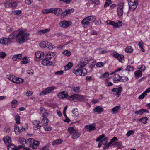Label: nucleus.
Instances as JSON below:
<instances>
[{
    "mask_svg": "<svg viewBox=\"0 0 150 150\" xmlns=\"http://www.w3.org/2000/svg\"><path fill=\"white\" fill-rule=\"evenodd\" d=\"M59 98L63 99L68 96L67 91H64L59 93L57 95Z\"/></svg>",
    "mask_w": 150,
    "mask_h": 150,
    "instance_id": "4468645a",
    "label": "nucleus"
},
{
    "mask_svg": "<svg viewBox=\"0 0 150 150\" xmlns=\"http://www.w3.org/2000/svg\"><path fill=\"white\" fill-rule=\"evenodd\" d=\"M6 56V54L2 52H0V57L2 58H4Z\"/></svg>",
    "mask_w": 150,
    "mask_h": 150,
    "instance_id": "774afa93",
    "label": "nucleus"
},
{
    "mask_svg": "<svg viewBox=\"0 0 150 150\" xmlns=\"http://www.w3.org/2000/svg\"><path fill=\"white\" fill-rule=\"evenodd\" d=\"M22 58V54H19L13 55L12 59L13 61H16L20 60Z\"/></svg>",
    "mask_w": 150,
    "mask_h": 150,
    "instance_id": "4be33fe9",
    "label": "nucleus"
},
{
    "mask_svg": "<svg viewBox=\"0 0 150 150\" xmlns=\"http://www.w3.org/2000/svg\"><path fill=\"white\" fill-rule=\"evenodd\" d=\"M5 6L6 8L11 7L12 8H15L17 6V4L16 1H13L12 0L7 1L5 4Z\"/></svg>",
    "mask_w": 150,
    "mask_h": 150,
    "instance_id": "0eeeda50",
    "label": "nucleus"
},
{
    "mask_svg": "<svg viewBox=\"0 0 150 150\" xmlns=\"http://www.w3.org/2000/svg\"><path fill=\"white\" fill-rule=\"evenodd\" d=\"M143 43L142 41H140L138 43V46L141 49V50L142 52H144L145 51V50L143 48Z\"/></svg>",
    "mask_w": 150,
    "mask_h": 150,
    "instance_id": "de8ad7c7",
    "label": "nucleus"
},
{
    "mask_svg": "<svg viewBox=\"0 0 150 150\" xmlns=\"http://www.w3.org/2000/svg\"><path fill=\"white\" fill-rule=\"evenodd\" d=\"M72 113L73 114L72 116L74 118L77 117L79 115L78 110L77 108H75L72 111Z\"/></svg>",
    "mask_w": 150,
    "mask_h": 150,
    "instance_id": "c85d7f7f",
    "label": "nucleus"
},
{
    "mask_svg": "<svg viewBox=\"0 0 150 150\" xmlns=\"http://www.w3.org/2000/svg\"><path fill=\"white\" fill-rule=\"evenodd\" d=\"M11 107L13 108H16L18 105L17 100L14 99L13 100L11 103Z\"/></svg>",
    "mask_w": 150,
    "mask_h": 150,
    "instance_id": "c756f323",
    "label": "nucleus"
},
{
    "mask_svg": "<svg viewBox=\"0 0 150 150\" xmlns=\"http://www.w3.org/2000/svg\"><path fill=\"white\" fill-rule=\"evenodd\" d=\"M133 49L131 46H128L127 47L125 50V51L126 52L130 53L132 52Z\"/></svg>",
    "mask_w": 150,
    "mask_h": 150,
    "instance_id": "ea45409f",
    "label": "nucleus"
},
{
    "mask_svg": "<svg viewBox=\"0 0 150 150\" xmlns=\"http://www.w3.org/2000/svg\"><path fill=\"white\" fill-rule=\"evenodd\" d=\"M123 4L124 3L121 2L117 6V14L119 16H121L123 14Z\"/></svg>",
    "mask_w": 150,
    "mask_h": 150,
    "instance_id": "423d86ee",
    "label": "nucleus"
},
{
    "mask_svg": "<svg viewBox=\"0 0 150 150\" xmlns=\"http://www.w3.org/2000/svg\"><path fill=\"white\" fill-rule=\"evenodd\" d=\"M18 32V30L13 31L8 37V40L10 41H11V40H12L14 39L15 38H16L17 33Z\"/></svg>",
    "mask_w": 150,
    "mask_h": 150,
    "instance_id": "f3484780",
    "label": "nucleus"
},
{
    "mask_svg": "<svg viewBox=\"0 0 150 150\" xmlns=\"http://www.w3.org/2000/svg\"><path fill=\"white\" fill-rule=\"evenodd\" d=\"M25 146L23 145H19L17 146H16V149H14V150H19V149L23 148Z\"/></svg>",
    "mask_w": 150,
    "mask_h": 150,
    "instance_id": "69168bd1",
    "label": "nucleus"
},
{
    "mask_svg": "<svg viewBox=\"0 0 150 150\" xmlns=\"http://www.w3.org/2000/svg\"><path fill=\"white\" fill-rule=\"evenodd\" d=\"M80 87L79 86L77 87H74L73 88V91L79 93L80 91Z\"/></svg>",
    "mask_w": 150,
    "mask_h": 150,
    "instance_id": "13d9d810",
    "label": "nucleus"
},
{
    "mask_svg": "<svg viewBox=\"0 0 150 150\" xmlns=\"http://www.w3.org/2000/svg\"><path fill=\"white\" fill-rule=\"evenodd\" d=\"M48 122L49 120L46 117H44L41 122V124L42 126H45L48 125Z\"/></svg>",
    "mask_w": 150,
    "mask_h": 150,
    "instance_id": "aec40b11",
    "label": "nucleus"
},
{
    "mask_svg": "<svg viewBox=\"0 0 150 150\" xmlns=\"http://www.w3.org/2000/svg\"><path fill=\"white\" fill-rule=\"evenodd\" d=\"M147 94L145 92H143L141 95H140L139 97L138 98L140 99H142L144 98L145 96H146Z\"/></svg>",
    "mask_w": 150,
    "mask_h": 150,
    "instance_id": "bf43d9fd",
    "label": "nucleus"
},
{
    "mask_svg": "<svg viewBox=\"0 0 150 150\" xmlns=\"http://www.w3.org/2000/svg\"><path fill=\"white\" fill-rule=\"evenodd\" d=\"M7 146L8 150H14L16 147L14 144H11V143L7 145Z\"/></svg>",
    "mask_w": 150,
    "mask_h": 150,
    "instance_id": "2f4dec72",
    "label": "nucleus"
},
{
    "mask_svg": "<svg viewBox=\"0 0 150 150\" xmlns=\"http://www.w3.org/2000/svg\"><path fill=\"white\" fill-rule=\"evenodd\" d=\"M85 71L83 70V69H81L80 68H78L76 70L75 69L72 70V72L75 74L77 76H84L87 75V70L86 68H84Z\"/></svg>",
    "mask_w": 150,
    "mask_h": 150,
    "instance_id": "20e7f679",
    "label": "nucleus"
},
{
    "mask_svg": "<svg viewBox=\"0 0 150 150\" xmlns=\"http://www.w3.org/2000/svg\"><path fill=\"white\" fill-rule=\"evenodd\" d=\"M12 41L8 40L7 38H2L0 39V43L4 45L11 43Z\"/></svg>",
    "mask_w": 150,
    "mask_h": 150,
    "instance_id": "f8f14e48",
    "label": "nucleus"
},
{
    "mask_svg": "<svg viewBox=\"0 0 150 150\" xmlns=\"http://www.w3.org/2000/svg\"><path fill=\"white\" fill-rule=\"evenodd\" d=\"M3 140L5 144H6L8 143V144L11 143V139L10 137H8L3 138Z\"/></svg>",
    "mask_w": 150,
    "mask_h": 150,
    "instance_id": "bb28decb",
    "label": "nucleus"
},
{
    "mask_svg": "<svg viewBox=\"0 0 150 150\" xmlns=\"http://www.w3.org/2000/svg\"><path fill=\"white\" fill-rule=\"evenodd\" d=\"M54 89V87H48L45 89L43 90L40 93V95H46Z\"/></svg>",
    "mask_w": 150,
    "mask_h": 150,
    "instance_id": "9d476101",
    "label": "nucleus"
},
{
    "mask_svg": "<svg viewBox=\"0 0 150 150\" xmlns=\"http://www.w3.org/2000/svg\"><path fill=\"white\" fill-rule=\"evenodd\" d=\"M75 101L82 102L84 100V98L83 96L79 95L78 94H76Z\"/></svg>",
    "mask_w": 150,
    "mask_h": 150,
    "instance_id": "a211bd4d",
    "label": "nucleus"
},
{
    "mask_svg": "<svg viewBox=\"0 0 150 150\" xmlns=\"http://www.w3.org/2000/svg\"><path fill=\"white\" fill-rule=\"evenodd\" d=\"M88 62L87 60H85L83 61V62H81L79 64H78V65H79L78 66L79 68L80 69H82L83 67L85 66Z\"/></svg>",
    "mask_w": 150,
    "mask_h": 150,
    "instance_id": "a878e982",
    "label": "nucleus"
},
{
    "mask_svg": "<svg viewBox=\"0 0 150 150\" xmlns=\"http://www.w3.org/2000/svg\"><path fill=\"white\" fill-rule=\"evenodd\" d=\"M122 76H120L118 74H115L113 76V81L114 83H118L119 82H125L122 79Z\"/></svg>",
    "mask_w": 150,
    "mask_h": 150,
    "instance_id": "1a4fd4ad",
    "label": "nucleus"
},
{
    "mask_svg": "<svg viewBox=\"0 0 150 150\" xmlns=\"http://www.w3.org/2000/svg\"><path fill=\"white\" fill-rule=\"evenodd\" d=\"M49 62V61L47 60L45 57L42 60V64L44 66H47V64H48Z\"/></svg>",
    "mask_w": 150,
    "mask_h": 150,
    "instance_id": "a19ab883",
    "label": "nucleus"
},
{
    "mask_svg": "<svg viewBox=\"0 0 150 150\" xmlns=\"http://www.w3.org/2000/svg\"><path fill=\"white\" fill-rule=\"evenodd\" d=\"M105 63V62H98L97 63L96 65L97 67H103L104 64Z\"/></svg>",
    "mask_w": 150,
    "mask_h": 150,
    "instance_id": "5fc2aeb1",
    "label": "nucleus"
},
{
    "mask_svg": "<svg viewBox=\"0 0 150 150\" xmlns=\"http://www.w3.org/2000/svg\"><path fill=\"white\" fill-rule=\"evenodd\" d=\"M113 56L117 58V59L120 62H122V60L124 61V57L123 55H120L117 53H115L113 54Z\"/></svg>",
    "mask_w": 150,
    "mask_h": 150,
    "instance_id": "2eb2a0df",
    "label": "nucleus"
},
{
    "mask_svg": "<svg viewBox=\"0 0 150 150\" xmlns=\"http://www.w3.org/2000/svg\"><path fill=\"white\" fill-rule=\"evenodd\" d=\"M129 10L132 11L134 10L138 5V2L137 0H130L128 2Z\"/></svg>",
    "mask_w": 150,
    "mask_h": 150,
    "instance_id": "7ed1b4c3",
    "label": "nucleus"
},
{
    "mask_svg": "<svg viewBox=\"0 0 150 150\" xmlns=\"http://www.w3.org/2000/svg\"><path fill=\"white\" fill-rule=\"evenodd\" d=\"M23 61H21V64H26L29 62L28 59L27 57H25L22 58Z\"/></svg>",
    "mask_w": 150,
    "mask_h": 150,
    "instance_id": "37998d69",
    "label": "nucleus"
},
{
    "mask_svg": "<svg viewBox=\"0 0 150 150\" xmlns=\"http://www.w3.org/2000/svg\"><path fill=\"white\" fill-rule=\"evenodd\" d=\"M53 8H50L45 9L43 10L42 11L44 14H46L48 13H52Z\"/></svg>",
    "mask_w": 150,
    "mask_h": 150,
    "instance_id": "7c9ffc66",
    "label": "nucleus"
},
{
    "mask_svg": "<svg viewBox=\"0 0 150 150\" xmlns=\"http://www.w3.org/2000/svg\"><path fill=\"white\" fill-rule=\"evenodd\" d=\"M80 134L78 133L75 132L72 136V138L73 139L77 138L80 137Z\"/></svg>",
    "mask_w": 150,
    "mask_h": 150,
    "instance_id": "58836bf2",
    "label": "nucleus"
},
{
    "mask_svg": "<svg viewBox=\"0 0 150 150\" xmlns=\"http://www.w3.org/2000/svg\"><path fill=\"white\" fill-rule=\"evenodd\" d=\"M51 54L48 53L46 54L45 56V58L48 60H49L51 59L52 57L51 56Z\"/></svg>",
    "mask_w": 150,
    "mask_h": 150,
    "instance_id": "e2e57ef3",
    "label": "nucleus"
},
{
    "mask_svg": "<svg viewBox=\"0 0 150 150\" xmlns=\"http://www.w3.org/2000/svg\"><path fill=\"white\" fill-rule=\"evenodd\" d=\"M122 91V87H120L118 88H114L111 91V93L116 96L117 97H119L120 93Z\"/></svg>",
    "mask_w": 150,
    "mask_h": 150,
    "instance_id": "6e6552de",
    "label": "nucleus"
},
{
    "mask_svg": "<svg viewBox=\"0 0 150 150\" xmlns=\"http://www.w3.org/2000/svg\"><path fill=\"white\" fill-rule=\"evenodd\" d=\"M107 139V138L105 137L101 140L103 145H105L108 142Z\"/></svg>",
    "mask_w": 150,
    "mask_h": 150,
    "instance_id": "0e129e2a",
    "label": "nucleus"
},
{
    "mask_svg": "<svg viewBox=\"0 0 150 150\" xmlns=\"http://www.w3.org/2000/svg\"><path fill=\"white\" fill-rule=\"evenodd\" d=\"M144 112L148 113L149 112L146 109H142L140 110L139 111H136L134 113L136 115H142Z\"/></svg>",
    "mask_w": 150,
    "mask_h": 150,
    "instance_id": "412c9836",
    "label": "nucleus"
},
{
    "mask_svg": "<svg viewBox=\"0 0 150 150\" xmlns=\"http://www.w3.org/2000/svg\"><path fill=\"white\" fill-rule=\"evenodd\" d=\"M16 77H15L14 76L10 75L7 78L13 83H16Z\"/></svg>",
    "mask_w": 150,
    "mask_h": 150,
    "instance_id": "72a5a7b5",
    "label": "nucleus"
},
{
    "mask_svg": "<svg viewBox=\"0 0 150 150\" xmlns=\"http://www.w3.org/2000/svg\"><path fill=\"white\" fill-rule=\"evenodd\" d=\"M68 131L70 134H71L73 133H74L76 131L74 129V127H72L68 128Z\"/></svg>",
    "mask_w": 150,
    "mask_h": 150,
    "instance_id": "79ce46f5",
    "label": "nucleus"
},
{
    "mask_svg": "<svg viewBox=\"0 0 150 150\" xmlns=\"http://www.w3.org/2000/svg\"><path fill=\"white\" fill-rule=\"evenodd\" d=\"M14 131L16 134H18L20 133V130L19 129V127L17 125L15 126Z\"/></svg>",
    "mask_w": 150,
    "mask_h": 150,
    "instance_id": "4c0bfd02",
    "label": "nucleus"
},
{
    "mask_svg": "<svg viewBox=\"0 0 150 150\" xmlns=\"http://www.w3.org/2000/svg\"><path fill=\"white\" fill-rule=\"evenodd\" d=\"M29 142L30 143V146L34 149H36L39 144V142L37 141L34 140L33 138H30L27 139V142Z\"/></svg>",
    "mask_w": 150,
    "mask_h": 150,
    "instance_id": "39448f33",
    "label": "nucleus"
},
{
    "mask_svg": "<svg viewBox=\"0 0 150 150\" xmlns=\"http://www.w3.org/2000/svg\"><path fill=\"white\" fill-rule=\"evenodd\" d=\"M15 120L16 121V123L18 124L20 123V117L19 116H16L15 117Z\"/></svg>",
    "mask_w": 150,
    "mask_h": 150,
    "instance_id": "052dcab7",
    "label": "nucleus"
},
{
    "mask_svg": "<svg viewBox=\"0 0 150 150\" xmlns=\"http://www.w3.org/2000/svg\"><path fill=\"white\" fill-rule=\"evenodd\" d=\"M62 53L63 54L67 56H70L71 54V53L70 51L68 50H66L64 51Z\"/></svg>",
    "mask_w": 150,
    "mask_h": 150,
    "instance_id": "09e8293b",
    "label": "nucleus"
},
{
    "mask_svg": "<svg viewBox=\"0 0 150 150\" xmlns=\"http://www.w3.org/2000/svg\"><path fill=\"white\" fill-rule=\"evenodd\" d=\"M73 66V64L72 62H69L64 67V69L65 70H67L70 69Z\"/></svg>",
    "mask_w": 150,
    "mask_h": 150,
    "instance_id": "473e14b6",
    "label": "nucleus"
},
{
    "mask_svg": "<svg viewBox=\"0 0 150 150\" xmlns=\"http://www.w3.org/2000/svg\"><path fill=\"white\" fill-rule=\"evenodd\" d=\"M62 139H59L54 141L52 143V144L53 145H58L60 144L62 142Z\"/></svg>",
    "mask_w": 150,
    "mask_h": 150,
    "instance_id": "c9c22d12",
    "label": "nucleus"
},
{
    "mask_svg": "<svg viewBox=\"0 0 150 150\" xmlns=\"http://www.w3.org/2000/svg\"><path fill=\"white\" fill-rule=\"evenodd\" d=\"M117 140V137H114L113 138L110 140V141L109 143L111 144L113 142Z\"/></svg>",
    "mask_w": 150,
    "mask_h": 150,
    "instance_id": "338daca9",
    "label": "nucleus"
},
{
    "mask_svg": "<svg viewBox=\"0 0 150 150\" xmlns=\"http://www.w3.org/2000/svg\"><path fill=\"white\" fill-rule=\"evenodd\" d=\"M134 74L136 77H139L142 76V72L140 70H138L134 72Z\"/></svg>",
    "mask_w": 150,
    "mask_h": 150,
    "instance_id": "c03bdc74",
    "label": "nucleus"
},
{
    "mask_svg": "<svg viewBox=\"0 0 150 150\" xmlns=\"http://www.w3.org/2000/svg\"><path fill=\"white\" fill-rule=\"evenodd\" d=\"M74 11V9H67L65 10L63 12H62L61 16L64 17L67 14L73 13Z\"/></svg>",
    "mask_w": 150,
    "mask_h": 150,
    "instance_id": "dca6fc26",
    "label": "nucleus"
},
{
    "mask_svg": "<svg viewBox=\"0 0 150 150\" xmlns=\"http://www.w3.org/2000/svg\"><path fill=\"white\" fill-rule=\"evenodd\" d=\"M95 20V17L92 16H88L83 19L81 21L82 24L89 25L90 23L94 21Z\"/></svg>",
    "mask_w": 150,
    "mask_h": 150,
    "instance_id": "f03ea898",
    "label": "nucleus"
},
{
    "mask_svg": "<svg viewBox=\"0 0 150 150\" xmlns=\"http://www.w3.org/2000/svg\"><path fill=\"white\" fill-rule=\"evenodd\" d=\"M120 108V106H117L113 108L112 110V113L115 114L118 113Z\"/></svg>",
    "mask_w": 150,
    "mask_h": 150,
    "instance_id": "cd10ccee",
    "label": "nucleus"
},
{
    "mask_svg": "<svg viewBox=\"0 0 150 150\" xmlns=\"http://www.w3.org/2000/svg\"><path fill=\"white\" fill-rule=\"evenodd\" d=\"M62 10L60 8H53L52 13H54L57 16H59L61 14H62Z\"/></svg>",
    "mask_w": 150,
    "mask_h": 150,
    "instance_id": "9b49d317",
    "label": "nucleus"
},
{
    "mask_svg": "<svg viewBox=\"0 0 150 150\" xmlns=\"http://www.w3.org/2000/svg\"><path fill=\"white\" fill-rule=\"evenodd\" d=\"M44 53L42 52H36L35 54V57L36 58H40L44 56Z\"/></svg>",
    "mask_w": 150,
    "mask_h": 150,
    "instance_id": "b1692460",
    "label": "nucleus"
},
{
    "mask_svg": "<svg viewBox=\"0 0 150 150\" xmlns=\"http://www.w3.org/2000/svg\"><path fill=\"white\" fill-rule=\"evenodd\" d=\"M105 137V134H103L102 135L98 137L96 139V141L97 142H99L101 141V139Z\"/></svg>",
    "mask_w": 150,
    "mask_h": 150,
    "instance_id": "4d7b16f0",
    "label": "nucleus"
},
{
    "mask_svg": "<svg viewBox=\"0 0 150 150\" xmlns=\"http://www.w3.org/2000/svg\"><path fill=\"white\" fill-rule=\"evenodd\" d=\"M19 142L21 144H24L27 142V141H26V139L24 138H22L20 140Z\"/></svg>",
    "mask_w": 150,
    "mask_h": 150,
    "instance_id": "603ef678",
    "label": "nucleus"
},
{
    "mask_svg": "<svg viewBox=\"0 0 150 150\" xmlns=\"http://www.w3.org/2000/svg\"><path fill=\"white\" fill-rule=\"evenodd\" d=\"M126 70L129 71H132L134 70L133 67L131 66H128L126 68Z\"/></svg>",
    "mask_w": 150,
    "mask_h": 150,
    "instance_id": "6e6d98bb",
    "label": "nucleus"
},
{
    "mask_svg": "<svg viewBox=\"0 0 150 150\" xmlns=\"http://www.w3.org/2000/svg\"><path fill=\"white\" fill-rule=\"evenodd\" d=\"M134 133V131L132 130H129L128 131L127 133L126 134V135L127 136L129 137L132 134Z\"/></svg>",
    "mask_w": 150,
    "mask_h": 150,
    "instance_id": "680f3d73",
    "label": "nucleus"
},
{
    "mask_svg": "<svg viewBox=\"0 0 150 150\" xmlns=\"http://www.w3.org/2000/svg\"><path fill=\"white\" fill-rule=\"evenodd\" d=\"M50 30V28L38 31V34L39 35H41L42 34H44L49 32Z\"/></svg>",
    "mask_w": 150,
    "mask_h": 150,
    "instance_id": "393cba45",
    "label": "nucleus"
},
{
    "mask_svg": "<svg viewBox=\"0 0 150 150\" xmlns=\"http://www.w3.org/2000/svg\"><path fill=\"white\" fill-rule=\"evenodd\" d=\"M112 3L111 0H106L105 4L104 5V7H106Z\"/></svg>",
    "mask_w": 150,
    "mask_h": 150,
    "instance_id": "49530a36",
    "label": "nucleus"
},
{
    "mask_svg": "<svg viewBox=\"0 0 150 150\" xmlns=\"http://www.w3.org/2000/svg\"><path fill=\"white\" fill-rule=\"evenodd\" d=\"M85 127H86L87 128H88L89 129V131H93L95 129H96V128L95 127L92 125H86Z\"/></svg>",
    "mask_w": 150,
    "mask_h": 150,
    "instance_id": "a18cd8bd",
    "label": "nucleus"
},
{
    "mask_svg": "<svg viewBox=\"0 0 150 150\" xmlns=\"http://www.w3.org/2000/svg\"><path fill=\"white\" fill-rule=\"evenodd\" d=\"M46 44L45 41H42L39 44V46L42 48H45V45Z\"/></svg>",
    "mask_w": 150,
    "mask_h": 150,
    "instance_id": "3c124183",
    "label": "nucleus"
},
{
    "mask_svg": "<svg viewBox=\"0 0 150 150\" xmlns=\"http://www.w3.org/2000/svg\"><path fill=\"white\" fill-rule=\"evenodd\" d=\"M148 118L146 117H143L139 119L140 122L144 124H146L147 122Z\"/></svg>",
    "mask_w": 150,
    "mask_h": 150,
    "instance_id": "e433bc0d",
    "label": "nucleus"
},
{
    "mask_svg": "<svg viewBox=\"0 0 150 150\" xmlns=\"http://www.w3.org/2000/svg\"><path fill=\"white\" fill-rule=\"evenodd\" d=\"M71 23V22L63 21L60 23L59 25L63 28H65L69 26Z\"/></svg>",
    "mask_w": 150,
    "mask_h": 150,
    "instance_id": "ddd939ff",
    "label": "nucleus"
},
{
    "mask_svg": "<svg viewBox=\"0 0 150 150\" xmlns=\"http://www.w3.org/2000/svg\"><path fill=\"white\" fill-rule=\"evenodd\" d=\"M75 97H76V94H74V95H71V96H70L68 97V99L70 100H73L75 101V100H76L75 98Z\"/></svg>",
    "mask_w": 150,
    "mask_h": 150,
    "instance_id": "8fccbe9b",
    "label": "nucleus"
},
{
    "mask_svg": "<svg viewBox=\"0 0 150 150\" xmlns=\"http://www.w3.org/2000/svg\"><path fill=\"white\" fill-rule=\"evenodd\" d=\"M46 43L45 48H48L50 50H52L54 47H53V46L54 45L52 46V44L51 43H49L48 42H46Z\"/></svg>",
    "mask_w": 150,
    "mask_h": 150,
    "instance_id": "f704fd0d",
    "label": "nucleus"
},
{
    "mask_svg": "<svg viewBox=\"0 0 150 150\" xmlns=\"http://www.w3.org/2000/svg\"><path fill=\"white\" fill-rule=\"evenodd\" d=\"M93 111L99 114L102 112L103 110V109L100 106L96 107L93 110Z\"/></svg>",
    "mask_w": 150,
    "mask_h": 150,
    "instance_id": "6ab92c4d",
    "label": "nucleus"
},
{
    "mask_svg": "<svg viewBox=\"0 0 150 150\" xmlns=\"http://www.w3.org/2000/svg\"><path fill=\"white\" fill-rule=\"evenodd\" d=\"M16 83H22L23 81V79L20 78H16Z\"/></svg>",
    "mask_w": 150,
    "mask_h": 150,
    "instance_id": "864d4df0",
    "label": "nucleus"
},
{
    "mask_svg": "<svg viewBox=\"0 0 150 150\" xmlns=\"http://www.w3.org/2000/svg\"><path fill=\"white\" fill-rule=\"evenodd\" d=\"M30 34L25 33L23 30L18 31L16 36V41L20 44L24 43L29 38Z\"/></svg>",
    "mask_w": 150,
    "mask_h": 150,
    "instance_id": "f257e3e1",
    "label": "nucleus"
},
{
    "mask_svg": "<svg viewBox=\"0 0 150 150\" xmlns=\"http://www.w3.org/2000/svg\"><path fill=\"white\" fill-rule=\"evenodd\" d=\"M113 145L117 146V148L120 149H122L123 147V146L122 145V142H115L113 144Z\"/></svg>",
    "mask_w": 150,
    "mask_h": 150,
    "instance_id": "5701e85b",
    "label": "nucleus"
}]
</instances>
